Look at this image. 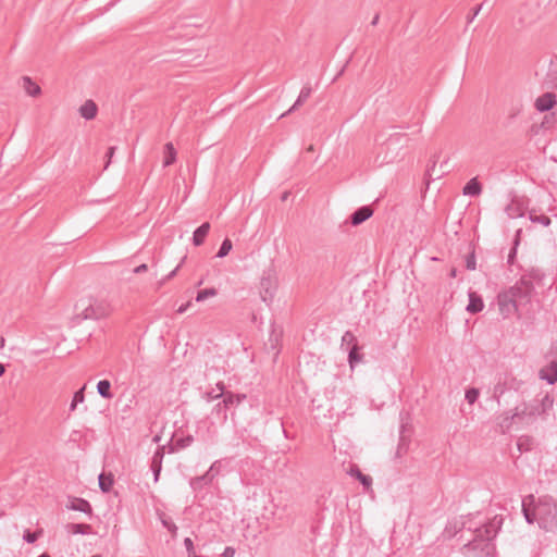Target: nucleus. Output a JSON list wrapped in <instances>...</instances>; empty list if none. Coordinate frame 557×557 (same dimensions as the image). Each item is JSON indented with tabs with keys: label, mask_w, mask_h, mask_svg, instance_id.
I'll use <instances>...</instances> for the list:
<instances>
[{
	"label": "nucleus",
	"mask_w": 557,
	"mask_h": 557,
	"mask_svg": "<svg viewBox=\"0 0 557 557\" xmlns=\"http://www.w3.org/2000/svg\"><path fill=\"white\" fill-rule=\"evenodd\" d=\"M503 524L500 516L493 517L488 522H473L472 518L462 522V528L473 532V539L462 547L463 555L468 557H493L496 537Z\"/></svg>",
	"instance_id": "nucleus-1"
},
{
	"label": "nucleus",
	"mask_w": 557,
	"mask_h": 557,
	"mask_svg": "<svg viewBox=\"0 0 557 557\" xmlns=\"http://www.w3.org/2000/svg\"><path fill=\"white\" fill-rule=\"evenodd\" d=\"M111 311L112 306L107 298L88 296L81 298L75 304V315L73 320L76 323L83 320H99L108 317Z\"/></svg>",
	"instance_id": "nucleus-2"
},
{
	"label": "nucleus",
	"mask_w": 557,
	"mask_h": 557,
	"mask_svg": "<svg viewBox=\"0 0 557 557\" xmlns=\"http://www.w3.org/2000/svg\"><path fill=\"white\" fill-rule=\"evenodd\" d=\"M525 282H517L513 286L497 295V305L503 318H509L515 314L520 307L530 302L528 296V287H524Z\"/></svg>",
	"instance_id": "nucleus-3"
},
{
	"label": "nucleus",
	"mask_w": 557,
	"mask_h": 557,
	"mask_svg": "<svg viewBox=\"0 0 557 557\" xmlns=\"http://www.w3.org/2000/svg\"><path fill=\"white\" fill-rule=\"evenodd\" d=\"M554 398L548 394H545L541 398L533 399L530 403H524L521 406L516 407V411L519 414L518 421L520 424H531L539 417H545L547 412L553 408Z\"/></svg>",
	"instance_id": "nucleus-4"
},
{
	"label": "nucleus",
	"mask_w": 557,
	"mask_h": 557,
	"mask_svg": "<svg viewBox=\"0 0 557 557\" xmlns=\"http://www.w3.org/2000/svg\"><path fill=\"white\" fill-rule=\"evenodd\" d=\"M535 516L539 527L547 532L557 529V502L549 496H542L535 505Z\"/></svg>",
	"instance_id": "nucleus-5"
},
{
	"label": "nucleus",
	"mask_w": 557,
	"mask_h": 557,
	"mask_svg": "<svg viewBox=\"0 0 557 557\" xmlns=\"http://www.w3.org/2000/svg\"><path fill=\"white\" fill-rule=\"evenodd\" d=\"M404 137V134H393L381 146V151L379 152V156H381V153L384 152L382 163H392L399 157V149L403 146Z\"/></svg>",
	"instance_id": "nucleus-6"
},
{
	"label": "nucleus",
	"mask_w": 557,
	"mask_h": 557,
	"mask_svg": "<svg viewBox=\"0 0 557 557\" xmlns=\"http://www.w3.org/2000/svg\"><path fill=\"white\" fill-rule=\"evenodd\" d=\"M222 401L218 403L212 412L218 414L220 419L225 422L227 420V409L233 406H238L243 400L246 399L245 394H234L232 392H227L224 396H222Z\"/></svg>",
	"instance_id": "nucleus-7"
},
{
	"label": "nucleus",
	"mask_w": 557,
	"mask_h": 557,
	"mask_svg": "<svg viewBox=\"0 0 557 557\" xmlns=\"http://www.w3.org/2000/svg\"><path fill=\"white\" fill-rule=\"evenodd\" d=\"M544 277L543 272L540 269L532 268L527 271L518 282H525L524 287H528V296L531 298L534 290V284H539Z\"/></svg>",
	"instance_id": "nucleus-8"
},
{
	"label": "nucleus",
	"mask_w": 557,
	"mask_h": 557,
	"mask_svg": "<svg viewBox=\"0 0 557 557\" xmlns=\"http://www.w3.org/2000/svg\"><path fill=\"white\" fill-rule=\"evenodd\" d=\"M260 288H261L260 295H261L262 300L265 302L272 301V299L274 297L275 289H276L275 278L272 277L270 274L262 276L261 282H260Z\"/></svg>",
	"instance_id": "nucleus-9"
},
{
	"label": "nucleus",
	"mask_w": 557,
	"mask_h": 557,
	"mask_svg": "<svg viewBox=\"0 0 557 557\" xmlns=\"http://www.w3.org/2000/svg\"><path fill=\"white\" fill-rule=\"evenodd\" d=\"M518 413L516 411V408L513 410L505 411L498 417V426L500 429L502 433L508 432L512 424L519 423L518 421Z\"/></svg>",
	"instance_id": "nucleus-10"
},
{
	"label": "nucleus",
	"mask_w": 557,
	"mask_h": 557,
	"mask_svg": "<svg viewBox=\"0 0 557 557\" xmlns=\"http://www.w3.org/2000/svg\"><path fill=\"white\" fill-rule=\"evenodd\" d=\"M373 210L369 206L360 207L350 215V223L354 226L360 225L371 218Z\"/></svg>",
	"instance_id": "nucleus-11"
},
{
	"label": "nucleus",
	"mask_w": 557,
	"mask_h": 557,
	"mask_svg": "<svg viewBox=\"0 0 557 557\" xmlns=\"http://www.w3.org/2000/svg\"><path fill=\"white\" fill-rule=\"evenodd\" d=\"M555 102V95L552 92H546L535 100V108L540 112H545L550 110Z\"/></svg>",
	"instance_id": "nucleus-12"
},
{
	"label": "nucleus",
	"mask_w": 557,
	"mask_h": 557,
	"mask_svg": "<svg viewBox=\"0 0 557 557\" xmlns=\"http://www.w3.org/2000/svg\"><path fill=\"white\" fill-rule=\"evenodd\" d=\"M540 377L545 380L548 384L557 382V362L553 361L545 368L541 369Z\"/></svg>",
	"instance_id": "nucleus-13"
},
{
	"label": "nucleus",
	"mask_w": 557,
	"mask_h": 557,
	"mask_svg": "<svg viewBox=\"0 0 557 557\" xmlns=\"http://www.w3.org/2000/svg\"><path fill=\"white\" fill-rule=\"evenodd\" d=\"M311 91H312V89L310 86H308V85L304 86L302 89L300 90V94H299L298 98L296 99L295 103L290 107V109L287 112L283 113L280 117L286 116L287 114H289L290 112L295 111L300 106H302L310 97Z\"/></svg>",
	"instance_id": "nucleus-14"
},
{
	"label": "nucleus",
	"mask_w": 557,
	"mask_h": 557,
	"mask_svg": "<svg viewBox=\"0 0 557 557\" xmlns=\"http://www.w3.org/2000/svg\"><path fill=\"white\" fill-rule=\"evenodd\" d=\"M214 479V473H208L206 472L205 474L202 475H199V476H196V478H193L190 480V487L194 490V491H199L201 490L203 486L206 485H209L212 483Z\"/></svg>",
	"instance_id": "nucleus-15"
},
{
	"label": "nucleus",
	"mask_w": 557,
	"mask_h": 557,
	"mask_svg": "<svg viewBox=\"0 0 557 557\" xmlns=\"http://www.w3.org/2000/svg\"><path fill=\"white\" fill-rule=\"evenodd\" d=\"M350 476L356 478L366 490H369L372 485V478L370 475L363 474L358 466L352 465L348 471Z\"/></svg>",
	"instance_id": "nucleus-16"
},
{
	"label": "nucleus",
	"mask_w": 557,
	"mask_h": 557,
	"mask_svg": "<svg viewBox=\"0 0 557 557\" xmlns=\"http://www.w3.org/2000/svg\"><path fill=\"white\" fill-rule=\"evenodd\" d=\"M67 508L71 510L81 511V512L88 513V515H90L92 511L89 502H87L84 498H76V497L70 502V504L67 505Z\"/></svg>",
	"instance_id": "nucleus-17"
},
{
	"label": "nucleus",
	"mask_w": 557,
	"mask_h": 557,
	"mask_svg": "<svg viewBox=\"0 0 557 557\" xmlns=\"http://www.w3.org/2000/svg\"><path fill=\"white\" fill-rule=\"evenodd\" d=\"M210 223L205 222L199 227H197L193 234V244L195 246H200L203 244L206 236L210 231Z\"/></svg>",
	"instance_id": "nucleus-18"
},
{
	"label": "nucleus",
	"mask_w": 557,
	"mask_h": 557,
	"mask_svg": "<svg viewBox=\"0 0 557 557\" xmlns=\"http://www.w3.org/2000/svg\"><path fill=\"white\" fill-rule=\"evenodd\" d=\"M462 193L465 196L476 197L482 193V185L476 177H473L465 185Z\"/></svg>",
	"instance_id": "nucleus-19"
},
{
	"label": "nucleus",
	"mask_w": 557,
	"mask_h": 557,
	"mask_svg": "<svg viewBox=\"0 0 557 557\" xmlns=\"http://www.w3.org/2000/svg\"><path fill=\"white\" fill-rule=\"evenodd\" d=\"M97 104L92 100L85 101L79 108L81 115L86 120H92L97 115Z\"/></svg>",
	"instance_id": "nucleus-20"
},
{
	"label": "nucleus",
	"mask_w": 557,
	"mask_h": 557,
	"mask_svg": "<svg viewBox=\"0 0 557 557\" xmlns=\"http://www.w3.org/2000/svg\"><path fill=\"white\" fill-rule=\"evenodd\" d=\"M484 305L482 298L478 296L475 293L469 294V304L467 306V311L470 313H478L482 311Z\"/></svg>",
	"instance_id": "nucleus-21"
},
{
	"label": "nucleus",
	"mask_w": 557,
	"mask_h": 557,
	"mask_svg": "<svg viewBox=\"0 0 557 557\" xmlns=\"http://www.w3.org/2000/svg\"><path fill=\"white\" fill-rule=\"evenodd\" d=\"M510 219H517L523 215L524 210L518 200H512L505 209Z\"/></svg>",
	"instance_id": "nucleus-22"
},
{
	"label": "nucleus",
	"mask_w": 557,
	"mask_h": 557,
	"mask_svg": "<svg viewBox=\"0 0 557 557\" xmlns=\"http://www.w3.org/2000/svg\"><path fill=\"white\" fill-rule=\"evenodd\" d=\"M98 394L104 399H112L113 393L111 392V382L109 380H101L97 384Z\"/></svg>",
	"instance_id": "nucleus-23"
},
{
	"label": "nucleus",
	"mask_w": 557,
	"mask_h": 557,
	"mask_svg": "<svg viewBox=\"0 0 557 557\" xmlns=\"http://www.w3.org/2000/svg\"><path fill=\"white\" fill-rule=\"evenodd\" d=\"M65 529L71 534H89L91 532V525L85 523H69Z\"/></svg>",
	"instance_id": "nucleus-24"
},
{
	"label": "nucleus",
	"mask_w": 557,
	"mask_h": 557,
	"mask_svg": "<svg viewBox=\"0 0 557 557\" xmlns=\"http://www.w3.org/2000/svg\"><path fill=\"white\" fill-rule=\"evenodd\" d=\"M23 87L26 94L32 97L38 96L41 91L40 87L27 76L23 77Z\"/></svg>",
	"instance_id": "nucleus-25"
},
{
	"label": "nucleus",
	"mask_w": 557,
	"mask_h": 557,
	"mask_svg": "<svg viewBox=\"0 0 557 557\" xmlns=\"http://www.w3.org/2000/svg\"><path fill=\"white\" fill-rule=\"evenodd\" d=\"M99 487L103 493H108L113 485V475L111 473H100L98 476Z\"/></svg>",
	"instance_id": "nucleus-26"
},
{
	"label": "nucleus",
	"mask_w": 557,
	"mask_h": 557,
	"mask_svg": "<svg viewBox=\"0 0 557 557\" xmlns=\"http://www.w3.org/2000/svg\"><path fill=\"white\" fill-rule=\"evenodd\" d=\"M164 161H163V165L164 166H169L171 165L172 163L175 162V159H176V151L174 149V146L172 143H168L165 146H164Z\"/></svg>",
	"instance_id": "nucleus-27"
},
{
	"label": "nucleus",
	"mask_w": 557,
	"mask_h": 557,
	"mask_svg": "<svg viewBox=\"0 0 557 557\" xmlns=\"http://www.w3.org/2000/svg\"><path fill=\"white\" fill-rule=\"evenodd\" d=\"M504 380L506 381L509 391L512 389V391L518 392L523 385V381L520 379H517L511 373H506L504 375Z\"/></svg>",
	"instance_id": "nucleus-28"
},
{
	"label": "nucleus",
	"mask_w": 557,
	"mask_h": 557,
	"mask_svg": "<svg viewBox=\"0 0 557 557\" xmlns=\"http://www.w3.org/2000/svg\"><path fill=\"white\" fill-rule=\"evenodd\" d=\"M194 442V437L191 435H187L185 437L177 438L174 443V445L171 447L170 451H176L178 449H184L191 445Z\"/></svg>",
	"instance_id": "nucleus-29"
},
{
	"label": "nucleus",
	"mask_w": 557,
	"mask_h": 557,
	"mask_svg": "<svg viewBox=\"0 0 557 557\" xmlns=\"http://www.w3.org/2000/svg\"><path fill=\"white\" fill-rule=\"evenodd\" d=\"M358 350V344H354L349 349L348 361L351 368L361 360V356L359 355Z\"/></svg>",
	"instance_id": "nucleus-30"
},
{
	"label": "nucleus",
	"mask_w": 557,
	"mask_h": 557,
	"mask_svg": "<svg viewBox=\"0 0 557 557\" xmlns=\"http://www.w3.org/2000/svg\"><path fill=\"white\" fill-rule=\"evenodd\" d=\"M506 391H509L508 386H507V383L506 381L503 379H500L498 381V383L494 386V391H493V395L495 398H499L500 396H503L505 394Z\"/></svg>",
	"instance_id": "nucleus-31"
},
{
	"label": "nucleus",
	"mask_w": 557,
	"mask_h": 557,
	"mask_svg": "<svg viewBox=\"0 0 557 557\" xmlns=\"http://www.w3.org/2000/svg\"><path fill=\"white\" fill-rule=\"evenodd\" d=\"M232 247H233V245H232L231 239L225 238L222 242L221 246H220V249H219V251L216 253V257L218 258H224L225 256L228 255V252L231 251Z\"/></svg>",
	"instance_id": "nucleus-32"
},
{
	"label": "nucleus",
	"mask_w": 557,
	"mask_h": 557,
	"mask_svg": "<svg viewBox=\"0 0 557 557\" xmlns=\"http://www.w3.org/2000/svg\"><path fill=\"white\" fill-rule=\"evenodd\" d=\"M84 389H85V387H82L81 389H78L77 392L74 393L72 403L70 405L71 411H74L76 409L77 405L84 401Z\"/></svg>",
	"instance_id": "nucleus-33"
},
{
	"label": "nucleus",
	"mask_w": 557,
	"mask_h": 557,
	"mask_svg": "<svg viewBox=\"0 0 557 557\" xmlns=\"http://www.w3.org/2000/svg\"><path fill=\"white\" fill-rule=\"evenodd\" d=\"M216 295V289L215 288H206V289H201L198 292L197 296H196V301H203L206 300L207 298L209 297H213Z\"/></svg>",
	"instance_id": "nucleus-34"
},
{
	"label": "nucleus",
	"mask_w": 557,
	"mask_h": 557,
	"mask_svg": "<svg viewBox=\"0 0 557 557\" xmlns=\"http://www.w3.org/2000/svg\"><path fill=\"white\" fill-rule=\"evenodd\" d=\"M530 220H531L533 223H540V224H542L543 226H548V225L550 224V219H549V216L544 215V214L530 213Z\"/></svg>",
	"instance_id": "nucleus-35"
},
{
	"label": "nucleus",
	"mask_w": 557,
	"mask_h": 557,
	"mask_svg": "<svg viewBox=\"0 0 557 557\" xmlns=\"http://www.w3.org/2000/svg\"><path fill=\"white\" fill-rule=\"evenodd\" d=\"M480 396V391L475 387H471L466 391L465 398L470 404L473 405Z\"/></svg>",
	"instance_id": "nucleus-36"
},
{
	"label": "nucleus",
	"mask_w": 557,
	"mask_h": 557,
	"mask_svg": "<svg viewBox=\"0 0 557 557\" xmlns=\"http://www.w3.org/2000/svg\"><path fill=\"white\" fill-rule=\"evenodd\" d=\"M522 511H523V516L527 520L528 523H533L534 521H536V516H535V508L533 509V511H531L527 506H525V503L523 502L522 503Z\"/></svg>",
	"instance_id": "nucleus-37"
},
{
	"label": "nucleus",
	"mask_w": 557,
	"mask_h": 557,
	"mask_svg": "<svg viewBox=\"0 0 557 557\" xmlns=\"http://www.w3.org/2000/svg\"><path fill=\"white\" fill-rule=\"evenodd\" d=\"M354 344H357L356 336L350 331H346L342 336V347L344 345L352 346Z\"/></svg>",
	"instance_id": "nucleus-38"
},
{
	"label": "nucleus",
	"mask_w": 557,
	"mask_h": 557,
	"mask_svg": "<svg viewBox=\"0 0 557 557\" xmlns=\"http://www.w3.org/2000/svg\"><path fill=\"white\" fill-rule=\"evenodd\" d=\"M164 449H165L164 446H159L151 458V462L162 465V460L164 457Z\"/></svg>",
	"instance_id": "nucleus-39"
},
{
	"label": "nucleus",
	"mask_w": 557,
	"mask_h": 557,
	"mask_svg": "<svg viewBox=\"0 0 557 557\" xmlns=\"http://www.w3.org/2000/svg\"><path fill=\"white\" fill-rule=\"evenodd\" d=\"M41 531L37 532H30L29 530L25 531L23 539L29 544H33L37 541L38 536L40 535Z\"/></svg>",
	"instance_id": "nucleus-40"
},
{
	"label": "nucleus",
	"mask_w": 557,
	"mask_h": 557,
	"mask_svg": "<svg viewBox=\"0 0 557 557\" xmlns=\"http://www.w3.org/2000/svg\"><path fill=\"white\" fill-rule=\"evenodd\" d=\"M475 267H476V260H475V255L474 252H470L467 257H466V268L470 271H473L475 270Z\"/></svg>",
	"instance_id": "nucleus-41"
},
{
	"label": "nucleus",
	"mask_w": 557,
	"mask_h": 557,
	"mask_svg": "<svg viewBox=\"0 0 557 557\" xmlns=\"http://www.w3.org/2000/svg\"><path fill=\"white\" fill-rule=\"evenodd\" d=\"M437 161H438V157L436 154H434L431 159L432 164L428 168V171H426L430 177H433V176L440 177L441 176V174L435 173V165H436Z\"/></svg>",
	"instance_id": "nucleus-42"
},
{
	"label": "nucleus",
	"mask_w": 557,
	"mask_h": 557,
	"mask_svg": "<svg viewBox=\"0 0 557 557\" xmlns=\"http://www.w3.org/2000/svg\"><path fill=\"white\" fill-rule=\"evenodd\" d=\"M482 7L483 4H479L478 7H475L471 13L468 14L467 16V24H470L473 22V20L478 16V14L480 13V11L482 10Z\"/></svg>",
	"instance_id": "nucleus-43"
},
{
	"label": "nucleus",
	"mask_w": 557,
	"mask_h": 557,
	"mask_svg": "<svg viewBox=\"0 0 557 557\" xmlns=\"http://www.w3.org/2000/svg\"><path fill=\"white\" fill-rule=\"evenodd\" d=\"M150 467L153 472V480H154V482H158L161 470H162V465L151 462Z\"/></svg>",
	"instance_id": "nucleus-44"
},
{
	"label": "nucleus",
	"mask_w": 557,
	"mask_h": 557,
	"mask_svg": "<svg viewBox=\"0 0 557 557\" xmlns=\"http://www.w3.org/2000/svg\"><path fill=\"white\" fill-rule=\"evenodd\" d=\"M222 397V394L214 393V391L207 392L205 398L207 401H212Z\"/></svg>",
	"instance_id": "nucleus-45"
},
{
	"label": "nucleus",
	"mask_w": 557,
	"mask_h": 557,
	"mask_svg": "<svg viewBox=\"0 0 557 557\" xmlns=\"http://www.w3.org/2000/svg\"><path fill=\"white\" fill-rule=\"evenodd\" d=\"M184 545H185V548L187 550L188 554L190 553H194V543H193V540L190 537H186L184 540Z\"/></svg>",
	"instance_id": "nucleus-46"
},
{
	"label": "nucleus",
	"mask_w": 557,
	"mask_h": 557,
	"mask_svg": "<svg viewBox=\"0 0 557 557\" xmlns=\"http://www.w3.org/2000/svg\"><path fill=\"white\" fill-rule=\"evenodd\" d=\"M219 471H220V461L216 460L211 465V467L209 468V470L207 472L214 473V476H215L219 473Z\"/></svg>",
	"instance_id": "nucleus-47"
},
{
	"label": "nucleus",
	"mask_w": 557,
	"mask_h": 557,
	"mask_svg": "<svg viewBox=\"0 0 557 557\" xmlns=\"http://www.w3.org/2000/svg\"><path fill=\"white\" fill-rule=\"evenodd\" d=\"M114 152H115V147H110V148L108 149V152H107V154H106V157L108 158V161H107V163H106L104 169H107V168L109 166V164H110V162H111V159H112V157H113Z\"/></svg>",
	"instance_id": "nucleus-48"
},
{
	"label": "nucleus",
	"mask_w": 557,
	"mask_h": 557,
	"mask_svg": "<svg viewBox=\"0 0 557 557\" xmlns=\"http://www.w3.org/2000/svg\"><path fill=\"white\" fill-rule=\"evenodd\" d=\"M235 556V549L231 546H227L224 548V552L222 553V557H234Z\"/></svg>",
	"instance_id": "nucleus-49"
},
{
	"label": "nucleus",
	"mask_w": 557,
	"mask_h": 557,
	"mask_svg": "<svg viewBox=\"0 0 557 557\" xmlns=\"http://www.w3.org/2000/svg\"><path fill=\"white\" fill-rule=\"evenodd\" d=\"M148 270L147 264L143 263L134 269V273L140 274L143 272H146Z\"/></svg>",
	"instance_id": "nucleus-50"
},
{
	"label": "nucleus",
	"mask_w": 557,
	"mask_h": 557,
	"mask_svg": "<svg viewBox=\"0 0 557 557\" xmlns=\"http://www.w3.org/2000/svg\"><path fill=\"white\" fill-rule=\"evenodd\" d=\"M190 305H191L190 301H187L186 304H183L182 306L178 307L177 313L182 314V313L186 312L187 309L190 307Z\"/></svg>",
	"instance_id": "nucleus-51"
},
{
	"label": "nucleus",
	"mask_w": 557,
	"mask_h": 557,
	"mask_svg": "<svg viewBox=\"0 0 557 557\" xmlns=\"http://www.w3.org/2000/svg\"><path fill=\"white\" fill-rule=\"evenodd\" d=\"M216 388L219 391V394H222V396H224L227 393V392H225V385L223 382H218Z\"/></svg>",
	"instance_id": "nucleus-52"
},
{
	"label": "nucleus",
	"mask_w": 557,
	"mask_h": 557,
	"mask_svg": "<svg viewBox=\"0 0 557 557\" xmlns=\"http://www.w3.org/2000/svg\"><path fill=\"white\" fill-rule=\"evenodd\" d=\"M178 269H180V265H177L173 271H171V272L166 275V280H171L172 277H174Z\"/></svg>",
	"instance_id": "nucleus-53"
},
{
	"label": "nucleus",
	"mask_w": 557,
	"mask_h": 557,
	"mask_svg": "<svg viewBox=\"0 0 557 557\" xmlns=\"http://www.w3.org/2000/svg\"><path fill=\"white\" fill-rule=\"evenodd\" d=\"M379 20H380V15L379 14H375L373 20L371 21V25L372 26H375L377 23H379Z\"/></svg>",
	"instance_id": "nucleus-54"
},
{
	"label": "nucleus",
	"mask_w": 557,
	"mask_h": 557,
	"mask_svg": "<svg viewBox=\"0 0 557 557\" xmlns=\"http://www.w3.org/2000/svg\"><path fill=\"white\" fill-rule=\"evenodd\" d=\"M163 524L171 531V530H176V525L175 524H171L168 523L166 521H163Z\"/></svg>",
	"instance_id": "nucleus-55"
},
{
	"label": "nucleus",
	"mask_w": 557,
	"mask_h": 557,
	"mask_svg": "<svg viewBox=\"0 0 557 557\" xmlns=\"http://www.w3.org/2000/svg\"><path fill=\"white\" fill-rule=\"evenodd\" d=\"M515 255H516V250H515V249H512V250L510 251L509 256H508V261H509V262H511V261H512V259H513Z\"/></svg>",
	"instance_id": "nucleus-56"
},
{
	"label": "nucleus",
	"mask_w": 557,
	"mask_h": 557,
	"mask_svg": "<svg viewBox=\"0 0 557 557\" xmlns=\"http://www.w3.org/2000/svg\"><path fill=\"white\" fill-rule=\"evenodd\" d=\"M4 372H5V367L3 363L0 362V376H2Z\"/></svg>",
	"instance_id": "nucleus-57"
},
{
	"label": "nucleus",
	"mask_w": 557,
	"mask_h": 557,
	"mask_svg": "<svg viewBox=\"0 0 557 557\" xmlns=\"http://www.w3.org/2000/svg\"><path fill=\"white\" fill-rule=\"evenodd\" d=\"M188 557H200V556H197V555L195 554V552H194V553L188 554Z\"/></svg>",
	"instance_id": "nucleus-58"
},
{
	"label": "nucleus",
	"mask_w": 557,
	"mask_h": 557,
	"mask_svg": "<svg viewBox=\"0 0 557 557\" xmlns=\"http://www.w3.org/2000/svg\"><path fill=\"white\" fill-rule=\"evenodd\" d=\"M38 557H50V555L47 553H44V554L39 555Z\"/></svg>",
	"instance_id": "nucleus-59"
},
{
	"label": "nucleus",
	"mask_w": 557,
	"mask_h": 557,
	"mask_svg": "<svg viewBox=\"0 0 557 557\" xmlns=\"http://www.w3.org/2000/svg\"><path fill=\"white\" fill-rule=\"evenodd\" d=\"M518 447H519V449H520V450L522 449V443H521V441H519V442H518Z\"/></svg>",
	"instance_id": "nucleus-60"
},
{
	"label": "nucleus",
	"mask_w": 557,
	"mask_h": 557,
	"mask_svg": "<svg viewBox=\"0 0 557 557\" xmlns=\"http://www.w3.org/2000/svg\"><path fill=\"white\" fill-rule=\"evenodd\" d=\"M450 274H451V276H455L456 275V270H453Z\"/></svg>",
	"instance_id": "nucleus-61"
},
{
	"label": "nucleus",
	"mask_w": 557,
	"mask_h": 557,
	"mask_svg": "<svg viewBox=\"0 0 557 557\" xmlns=\"http://www.w3.org/2000/svg\"><path fill=\"white\" fill-rule=\"evenodd\" d=\"M153 441L158 442L159 441V436H154Z\"/></svg>",
	"instance_id": "nucleus-62"
},
{
	"label": "nucleus",
	"mask_w": 557,
	"mask_h": 557,
	"mask_svg": "<svg viewBox=\"0 0 557 557\" xmlns=\"http://www.w3.org/2000/svg\"><path fill=\"white\" fill-rule=\"evenodd\" d=\"M555 354H556V356H557V346L555 347Z\"/></svg>",
	"instance_id": "nucleus-63"
}]
</instances>
